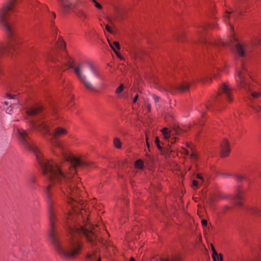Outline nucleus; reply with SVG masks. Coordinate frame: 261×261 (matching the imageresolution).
<instances>
[{"instance_id": "obj_1", "label": "nucleus", "mask_w": 261, "mask_h": 261, "mask_svg": "<svg viewBox=\"0 0 261 261\" xmlns=\"http://www.w3.org/2000/svg\"><path fill=\"white\" fill-rule=\"evenodd\" d=\"M17 132L21 145L26 149L34 152L43 174L67 196L68 202L73 208V212H69L66 216L70 241L68 248L65 249L62 246L59 241V234L55 230V222L58 221L56 217L58 210L51 198L54 188L51 184L45 188L44 192L47 204L49 220V240L61 256L65 258H73L80 253L82 249L79 241L82 236H84L92 244H94L97 237V227L90 224L88 218L89 214L85 210H81L79 214L78 210L74 208L75 205L73 203L75 202L74 197L79 195L81 192L73 175L76 172V168L89 166V163L73 155L68 154L63 150L62 145L56 141H53V144L61 149L64 160L69 163V171H67L66 169L61 168L54 161L44 159L41 152L34 146L25 130L18 128Z\"/></svg>"}, {"instance_id": "obj_2", "label": "nucleus", "mask_w": 261, "mask_h": 261, "mask_svg": "<svg viewBox=\"0 0 261 261\" xmlns=\"http://www.w3.org/2000/svg\"><path fill=\"white\" fill-rule=\"evenodd\" d=\"M41 112V108L40 106L32 107L25 111L26 119L29 120L33 128L38 129L52 140H55L67 133V130L61 127H57L54 133H51L49 127L53 125L52 123L43 120V116L39 115Z\"/></svg>"}, {"instance_id": "obj_3", "label": "nucleus", "mask_w": 261, "mask_h": 261, "mask_svg": "<svg viewBox=\"0 0 261 261\" xmlns=\"http://www.w3.org/2000/svg\"><path fill=\"white\" fill-rule=\"evenodd\" d=\"M61 11L63 14H67L69 10L72 9L75 15L81 21L85 22L88 18L87 12L83 9L82 6L85 3L81 0H77L72 3L71 0H58Z\"/></svg>"}, {"instance_id": "obj_4", "label": "nucleus", "mask_w": 261, "mask_h": 261, "mask_svg": "<svg viewBox=\"0 0 261 261\" xmlns=\"http://www.w3.org/2000/svg\"><path fill=\"white\" fill-rule=\"evenodd\" d=\"M16 0H9L8 2L0 9V24L3 26L7 35L12 37L14 35V27L9 18L11 12L14 10Z\"/></svg>"}, {"instance_id": "obj_5", "label": "nucleus", "mask_w": 261, "mask_h": 261, "mask_svg": "<svg viewBox=\"0 0 261 261\" xmlns=\"http://www.w3.org/2000/svg\"><path fill=\"white\" fill-rule=\"evenodd\" d=\"M200 41L202 43H204L206 45L209 44L210 45H216L219 46L222 45H228L232 48H234L235 52L240 57H243L245 56V47L244 45L239 43L237 39L233 37L230 42H223L221 40L218 41L216 40H208L203 36H200Z\"/></svg>"}, {"instance_id": "obj_6", "label": "nucleus", "mask_w": 261, "mask_h": 261, "mask_svg": "<svg viewBox=\"0 0 261 261\" xmlns=\"http://www.w3.org/2000/svg\"><path fill=\"white\" fill-rule=\"evenodd\" d=\"M63 64L69 68L74 69L76 75L77 76L81 82L83 84L85 88L92 91H96L95 88L92 85L91 82L87 79L86 76L84 74L81 65L74 66L72 64V60L69 57L65 58V61Z\"/></svg>"}, {"instance_id": "obj_7", "label": "nucleus", "mask_w": 261, "mask_h": 261, "mask_svg": "<svg viewBox=\"0 0 261 261\" xmlns=\"http://www.w3.org/2000/svg\"><path fill=\"white\" fill-rule=\"evenodd\" d=\"M246 69L244 66H242V69L239 70L238 72V75L240 79V86L243 88L248 92L250 93L251 95L253 98H256L261 95L260 92H253L251 91L253 89V86L251 85L249 83L246 79Z\"/></svg>"}, {"instance_id": "obj_8", "label": "nucleus", "mask_w": 261, "mask_h": 261, "mask_svg": "<svg viewBox=\"0 0 261 261\" xmlns=\"http://www.w3.org/2000/svg\"><path fill=\"white\" fill-rule=\"evenodd\" d=\"M219 91L220 99L225 98L228 101H231L232 100L231 90L227 83H223Z\"/></svg>"}, {"instance_id": "obj_9", "label": "nucleus", "mask_w": 261, "mask_h": 261, "mask_svg": "<svg viewBox=\"0 0 261 261\" xmlns=\"http://www.w3.org/2000/svg\"><path fill=\"white\" fill-rule=\"evenodd\" d=\"M89 68L92 74L96 78L101 79L102 76L99 68L92 63L88 64Z\"/></svg>"}, {"instance_id": "obj_10", "label": "nucleus", "mask_w": 261, "mask_h": 261, "mask_svg": "<svg viewBox=\"0 0 261 261\" xmlns=\"http://www.w3.org/2000/svg\"><path fill=\"white\" fill-rule=\"evenodd\" d=\"M221 155L225 157L228 155L230 152L229 143L227 140H224L221 144Z\"/></svg>"}, {"instance_id": "obj_11", "label": "nucleus", "mask_w": 261, "mask_h": 261, "mask_svg": "<svg viewBox=\"0 0 261 261\" xmlns=\"http://www.w3.org/2000/svg\"><path fill=\"white\" fill-rule=\"evenodd\" d=\"M85 261H101V260L99 255L93 251L87 253Z\"/></svg>"}, {"instance_id": "obj_12", "label": "nucleus", "mask_w": 261, "mask_h": 261, "mask_svg": "<svg viewBox=\"0 0 261 261\" xmlns=\"http://www.w3.org/2000/svg\"><path fill=\"white\" fill-rule=\"evenodd\" d=\"M189 87L188 84L184 83L182 85L172 87V89H170V92L172 93L177 90L179 92H182L186 91L189 88Z\"/></svg>"}, {"instance_id": "obj_13", "label": "nucleus", "mask_w": 261, "mask_h": 261, "mask_svg": "<svg viewBox=\"0 0 261 261\" xmlns=\"http://www.w3.org/2000/svg\"><path fill=\"white\" fill-rule=\"evenodd\" d=\"M108 42L109 43V44L111 46V47L112 48V49L114 50V51L116 54V55L119 57V54L117 52L116 49H120V44L117 41H114V42H111L108 39Z\"/></svg>"}, {"instance_id": "obj_14", "label": "nucleus", "mask_w": 261, "mask_h": 261, "mask_svg": "<svg viewBox=\"0 0 261 261\" xmlns=\"http://www.w3.org/2000/svg\"><path fill=\"white\" fill-rule=\"evenodd\" d=\"M242 199L243 197L240 191L233 197V200L236 204L238 206H241L242 205Z\"/></svg>"}, {"instance_id": "obj_15", "label": "nucleus", "mask_w": 261, "mask_h": 261, "mask_svg": "<svg viewBox=\"0 0 261 261\" xmlns=\"http://www.w3.org/2000/svg\"><path fill=\"white\" fill-rule=\"evenodd\" d=\"M156 261H181L180 258L178 256H173V257L171 259L169 257L167 258H163L159 257L156 258Z\"/></svg>"}, {"instance_id": "obj_16", "label": "nucleus", "mask_w": 261, "mask_h": 261, "mask_svg": "<svg viewBox=\"0 0 261 261\" xmlns=\"http://www.w3.org/2000/svg\"><path fill=\"white\" fill-rule=\"evenodd\" d=\"M162 133L164 135V138L166 139H169L170 138V132L168 131V128H164L162 130Z\"/></svg>"}, {"instance_id": "obj_17", "label": "nucleus", "mask_w": 261, "mask_h": 261, "mask_svg": "<svg viewBox=\"0 0 261 261\" xmlns=\"http://www.w3.org/2000/svg\"><path fill=\"white\" fill-rule=\"evenodd\" d=\"M114 144L115 147L117 148H120L121 147V142L120 139L118 138H116L114 140Z\"/></svg>"}, {"instance_id": "obj_18", "label": "nucleus", "mask_w": 261, "mask_h": 261, "mask_svg": "<svg viewBox=\"0 0 261 261\" xmlns=\"http://www.w3.org/2000/svg\"><path fill=\"white\" fill-rule=\"evenodd\" d=\"M17 106V103H13L6 110V113L11 114L12 112V109Z\"/></svg>"}, {"instance_id": "obj_19", "label": "nucleus", "mask_w": 261, "mask_h": 261, "mask_svg": "<svg viewBox=\"0 0 261 261\" xmlns=\"http://www.w3.org/2000/svg\"><path fill=\"white\" fill-rule=\"evenodd\" d=\"M135 166L137 168L142 169L143 167V162L141 160H137L135 163Z\"/></svg>"}, {"instance_id": "obj_20", "label": "nucleus", "mask_w": 261, "mask_h": 261, "mask_svg": "<svg viewBox=\"0 0 261 261\" xmlns=\"http://www.w3.org/2000/svg\"><path fill=\"white\" fill-rule=\"evenodd\" d=\"M250 212L252 215H257L259 212V210L256 207H251L250 209Z\"/></svg>"}, {"instance_id": "obj_21", "label": "nucleus", "mask_w": 261, "mask_h": 261, "mask_svg": "<svg viewBox=\"0 0 261 261\" xmlns=\"http://www.w3.org/2000/svg\"><path fill=\"white\" fill-rule=\"evenodd\" d=\"M253 44L254 45H261V38L256 37L254 39L253 41Z\"/></svg>"}, {"instance_id": "obj_22", "label": "nucleus", "mask_w": 261, "mask_h": 261, "mask_svg": "<svg viewBox=\"0 0 261 261\" xmlns=\"http://www.w3.org/2000/svg\"><path fill=\"white\" fill-rule=\"evenodd\" d=\"M212 249L213 250V254H216L218 256V257L220 258V261H223L222 255L221 254H218L217 253V251L215 249V248L213 245H212Z\"/></svg>"}, {"instance_id": "obj_23", "label": "nucleus", "mask_w": 261, "mask_h": 261, "mask_svg": "<svg viewBox=\"0 0 261 261\" xmlns=\"http://www.w3.org/2000/svg\"><path fill=\"white\" fill-rule=\"evenodd\" d=\"M236 178L239 181H242L244 179H246V176L242 175H237L236 176Z\"/></svg>"}, {"instance_id": "obj_24", "label": "nucleus", "mask_w": 261, "mask_h": 261, "mask_svg": "<svg viewBox=\"0 0 261 261\" xmlns=\"http://www.w3.org/2000/svg\"><path fill=\"white\" fill-rule=\"evenodd\" d=\"M124 89V86L123 84H121L119 87H118L116 90V92L117 94L120 93Z\"/></svg>"}, {"instance_id": "obj_25", "label": "nucleus", "mask_w": 261, "mask_h": 261, "mask_svg": "<svg viewBox=\"0 0 261 261\" xmlns=\"http://www.w3.org/2000/svg\"><path fill=\"white\" fill-rule=\"evenodd\" d=\"M58 45L61 49H63L65 47V43L62 40L59 41Z\"/></svg>"}, {"instance_id": "obj_26", "label": "nucleus", "mask_w": 261, "mask_h": 261, "mask_svg": "<svg viewBox=\"0 0 261 261\" xmlns=\"http://www.w3.org/2000/svg\"><path fill=\"white\" fill-rule=\"evenodd\" d=\"M155 144H156L157 146H158V148L161 150L162 149V147L161 146L160 144V140L159 139V138L158 137H156L155 138Z\"/></svg>"}, {"instance_id": "obj_27", "label": "nucleus", "mask_w": 261, "mask_h": 261, "mask_svg": "<svg viewBox=\"0 0 261 261\" xmlns=\"http://www.w3.org/2000/svg\"><path fill=\"white\" fill-rule=\"evenodd\" d=\"M190 158L192 160H195L197 159V155L196 153L192 152V153L190 154Z\"/></svg>"}, {"instance_id": "obj_28", "label": "nucleus", "mask_w": 261, "mask_h": 261, "mask_svg": "<svg viewBox=\"0 0 261 261\" xmlns=\"http://www.w3.org/2000/svg\"><path fill=\"white\" fill-rule=\"evenodd\" d=\"M152 97H153V98L154 101L156 103L158 102L160 100V99H161L160 97H159V96H156L155 95H153Z\"/></svg>"}, {"instance_id": "obj_29", "label": "nucleus", "mask_w": 261, "mask_h": 261, "mask_svg": "<svg viewBox=\"0 0 261 261\" xmlns=\"http://www.w3.org/2000/svg\"><path fill=\"white\" fill-rule=\"evenodd\" d=\"M106 29L107 30L108 32H109L110 33L113 34L114 33L113 30L111 29L109 25H106Z\"/></svg>"}, {"instance_id": "obj_30", "label": "nucleus", "mask_w": 261, "mask_h": 261, "mask_svg": "<svg viewBox=\"0 0 261 261\" xmlns=\"http://www.w3.org/2000/svg\"><path fill=\"white\" fill-rule=\"evenodd\" d=\"M95 7L99 10L102 9V6L99 4L98 2L96 3V4L94 5Z\"/></svg>"}, {"instance_id": "obj_31", "label": "nucleus", "mask_w": 261, "mask_h": 261, "mask_svg": "<svg viewBox=\"0 0 261 261\" xmlns=\"http://www.w3.org/2000/svg\"><path fill=\"white\" fill-rule=\"evenodd\" d=\"M212 257H213L214 261H217V259L218 260H220V258L219 257H218V256L216 254H213Z\"/></svg>"}, {"instance_id": "obj_32", "label": "nucleus", "mask_w": 261, "mask_h": 261, "mask_svg": "<svg viewBox=\"0 0 261 261\" xmlns=\"http://www.w3.org/2000/svg\"><path fill=\"white\" fill-rule=\"evenodd\" d=\"M252 108L256 112H261V107L259 106L253 107Z\"/></svg>"}, {"instance_id": "obj_33", "label": "nucleus", "mask_w": 261, "mask_h": 261, "mask_svg": "<svg viewBox=\"0 0 261 261\" xmlns=\"http://www.w3.org/2000/svg\"><path fill=\"white\" fill-rule=\"evenodd\" d=\"M29 182L30 183L34 184L36 182V178L34 177H32L29 179Z\"/></svg>"}, {"instance_id": "obj_34", "label": "nucleus", "mask_w": 261, "mask_h": 261, "mask_svg": "<svg viewBox=\"0 0 261 261\" xmlns=\"http://www.w3.org/2000/svg\"><path fill=\"white\" fill-rule=\"evenodd\" d=\"M201 223L203 226H206L207 224V221L205 219H203L201 221Z\"/></svg>"}, {"instance_id": "obj_35", "label": "nucleus", "mask_w": 261, "mask_h": 261, "mask_svg": "<svg viewBox=\"0 0 261 261\" xmlns=\"http://www.w3.org/2000/svg\"><path fill=\"white\" fill-rule=\"evenodd\" d=\"M193 186L194 187L197 188L198 186V182L196 180H193Z\"/></svg>"}, {"instance_id": "obj_36", "label": "nucleus", "mask_w": 261, "mask_h": 261, "mask_svg": "<svg viewBox=\"0 0 261 261\" xmlns=\"http://www.w3.org/2000/svg\"><path fill=\"white\" fill-rule=\"evenodd\" d=\"M232 11H231V12H229V11H227L226 13H227V15L225 16V18L226 19H229L230 18V14H231V13H232Z\"/></svg>"}, {"instance_id": "obj_37", "label": "nucleus", "mask_w": 261, "mask_h": 261, "mask_svg": "<svg viewBox=\"0 0 261 261\" xmlns=\"http://www.w3.org/2000/svg\"><path fill=\"white\" fill-rule=\"evenodd\" d=\"M138 97H139L138 95V94L136 95V96L134 97L133 100V103L136 102V101H137V100L138 99Z\"/></svg>"}, {"instance_id": "obj_38", "label": "nucleus", "mask_w": 261, "mask_h": 261, "mask_svg": "<svg viewBox=\"0 0 261 261\" xmlns=\"http://www.w3.org/2000/svg\"><path fill=\"white\" fill-rule=\"evenodd\" d=\"M236 11H237L238 12V13L240 15H241L243 13L242 10H240V8H238L237 7H236Z\"/></svg>"}, {"instance_id": "obj_39", "label": "nucleus", "mask_w": 261, "mask_h": 261, "mask_svg": "<svg viewBox=\"0 0 261 261\" xmlns=\"http://www.w3.org/2000/svg\"><path fill=\"white\" fill-rule=\"evenodd\" d=\"M197 178L201 179L202 181L204 180L202 176L200 174L197 175Z\"/></svg>"}, {"instance_id": "obj_40", "label": "nucleus", "mask_w": 261, "mask_h": 261, "mask_svg": "<svg viewBox=\"0 0 261 261\" xmlns=\"http://www.w3.org/2000/svg\"><path fill=\"white\" fill-rule=\"evenodd\" d=\"M106 19L109 21V22H110L112 24H113V22L111 18H110L109 17H107Z\"/></svg>"}, {"instance_id": "obj_41", "label": "nucleus", "mask_w": 261, "mask_h": 261, "mask_svg": "<svg viewBox=\"0 0 261 261\" xmlns=\"http://www.w3.org/2000/svg\"><path fill=\"white\" fill-rule=\"evenodd\" d=\"M176 138H171L170 140H169L171 142V143H174L175 142Z\"/></svg>"}, {"instance_id": "obj_42", "label": "nucleus", "mask_w": 261, "mask_h": 261, "mask_svg": "<svg viewBox=\"0 0 261 261\" xmlns=\"http://www.w3.org/2000/svg\"><path fill=\"white\" fill-rule=\"evenodd\" d=\"M7 97L9 99H13V98H14V97L13 96H12L11 94H7Z\"/></svg>"}, {"instance_id": "obj_43", "label": "nucleus", "mask_w": 261, "mask_h": 261, "mask_svg": "<svg viewBox=\"0 0 261 261\" xmlns=\"http://www.w3.org/2000/svg\"><path fill=\"white\" fill-rule=\"evenodd\" d=\"M49 59H50L51 61H53V62H55L56 59L55 57H50L49 58Z\"/></svg>"}, {"instance_id": "obj_44", "label": "nucleus", "mask_w": 261, "mask_h": 261, "mask_svg": "<svg viewBox=\"0 0 261 261\" xmlns=\"http://www.w3.org/2000/svg\"><path fill=\"white\" fill-rule=\"evenodd\" d=\"M146 142H147V146L148 149L149 150H150V145H149V143L148 142V138H147V137H146Z\"/></svg>"}, {"instance_id": "obj_45", "label": "nucleus", "mask_w": 261, "mask_h": 261, "mask_svg": "<svg viewBox=\"0 0 261 261\" xmlns=\"http://www.w3.org/2000/svg\"><path fill=\"white\" fill-rule=\"evenodd\" d=\"M147 108L148 110L149 111H150V110H151V106H150V105H149V104L147 105Z\"/></svg>"}, {"instance_id": "obj_46", "label": "nucleus", "mask_w": 261, "mask_h": 261, "mask_svg": "<svg viewBox=\"0 0 261 261\" xmlns=\"http://www.w3.org/2000/svg\"><path fill=\"white\" fill-rule=\"evenodd\" d=\"M183 152L184 153L186 154H188L189 153L187 149H185L184 150V152Z\"/></svg>"}, {"instance_id": "obj_47", "label": "nucleus", "mask_w": 261, "mask_h": 261, "mask_svg": "<svg viewBox=\"0 0 261 261\" xmlns=\"http://www.w3.org/2000/svg\"><path fill=\"white\" fill-rule=\"evenodd\" d=\"M95 5L97 2L96 0H91Z\"/></svg>"}, {"instance_id": "obj_48", "label": "nucleus", "mask_w": 261, "mask_h": 261, "mask_svg": "<svg viewBox=\"0 0 261 261\" xmlns=\"http://www.w3.org/2000/svg\"><path fill=\"white\" fill-rule=\"evenodd\" d=\"M4 104H5L6 106H7V105H9V103H8V102H7V101H5V102H4Z\"/></svg>"}, {"instance_id": "obj_49", "label": "nucleus", "mask_w": 261, "mask_h": 261, "mask_svg": "<svg viewBox=\"0 0 261 261\" xmlns=\"http://www.w3.org/2000/svg\"><path fill=\"white\" fill-rule=\"evenodd\" d=\"M129 261H135V259L133 258V257H132L130 259V260Z\"/></svg>"}, {"instance_id": "obj_50", "label": "nucleus", "mask_w": 261, "mask_h": 261, "mask_svg": "<svg viewBox=\"0 0 261 261\" xmlns=\"http://www.w3.org/2000/svg\"><path fill=\"white\" fill-rule=\"evenodd\" d=\"M53 13V16H54V18L56 17V14L55 13Z\"/></svg>"}, {"instance_id": "obj_51", "label": "nucleus", "mask_w": 261, "mask_h": 261, "mask_svg": "<svg viewBox=\"0 0 261 261\" xmlns=\"http://www.w3.org/2000/svg\"><path fill=\"white\" fill-rule=\"evenodd\" d=\"M224 176H228V175H229V174H227V173H226V174H224Z\"/></svg>"}, {"instance_id": "obj_52", "label": "nucleus", "mask_w": 261, "mask_h": 261, "mask_svg": "<svg viewBox=\"0 0 261 261\" xmlns=\"http://www.w3.org/2000/svg\"><path fill=\"white\" fill-rule=\"evenodd\" d=\"M229 25H230V28H232V26L231 25L230 23H229Z\"/></svg>"}, {"instance_id": "obj_53", "label": "nucleus", "mask_w": 261, "mask_h": 261, "mask_svg": "<svg viewBox=\"0 0 261 261\" xmlns=\"http://www.w3.org/2000/svg\"><path fill=\"white\" fill-rule=\"evenodd\" d=\"M199 123H200L201 125L203 124L202 122H200Z\"/></svg>"}, {"instance_id": "obj_54", "label": "nucleus", "mask_w": 261, "mask_h": 261, "mask_svg": "<svg viewBox=\"0 0 261 261\" xmlns=\"http://www.w3.org/2000/svg\"><path fill=\"white\" fill-rule=\"evenodd\" d=\"M205 106L206 108H208V106H206V105H205V106Z\"/></svg>"}, {"instance_id": "obj_55", "label": "nucleus", "mask_w": 261, "mask_h": 261, "mask_svg": "<svg viewBox=\"0 0 261 261\" xmlns=\"http://www.w3.org/2000/svg\"><path fill=\"white\" fill-rule=\"evenodd\" d=\"M218 100L219 101V98L218 99ZM221 101V99H220V101Z\"/></svg>"}]
</instances>
